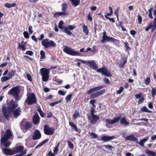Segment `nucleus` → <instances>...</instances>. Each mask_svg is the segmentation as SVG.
I'll return each instance as SVG.
<instances>
[{"instance_id": "nucleus-12", "label": "nucleus", "mask_w": 156, "mask_h": 156, "mask_svg": "<svg viewBox=\"0 0 156 156\" xmlns=\"http://www.w3.org/2000/svg\"><path fill=\"white\" fill-rule=\"evenodd\" d=\"M97 72L99 73H101L102 75H105L106 77H110L112 76L110 72L104 66L101 68L97 70Z\"/></svg>"}, {"instance_id": "nucleus-26", "label": "nucleus", "mask_w": 156, "mask_h": 156, "mask_svg": "<svg viewBox=\"0 0 156 156\" xmlns=\"http://www.w3.org/2000/svg\"><path fill=\"white\" fill-rule=\"evenodd\" d=\"M145 153L150 156H156V153L147 149Z\"/></svg>"}, {"instance_id": "nucleus-19", "label": "nucleus", "mask_w": 156, "mask_h": 156, "mask_svg": "<svg viewBox=\"0 0 156 156\" xmlns=\"http://www.w3.org/2000/svg\"><path fill=\"white\" fill-rule=\"evenodd\" d=\"M33 122L35 125L38 124L39 122V117L37 113H36L33 117Z\"/></svg>"}, {"instance_id": "nucleus-44", "label": "nucleus", "mask_w": 156, "mask_h": 156, "mask_svg": "<svg viewBox=\"0 0 156 156\" xmlns=\"http://www.w3.org/2000/svg\"><path fill=\"white\" fill-rule=\"evenodd\" d=\"M23 34L24 37L26 39H28L29 38V34L27 32L25 31L23 32Z\"/></svg>"}, {"instance_id": "nucleus-57", "label": "nucleus", "mask_w": 156, "mask_h": 156, "mask_svg": "<svg viewBox=\"0 0 156 156\" xmlns=\"http://www.w3.org/2000/svg\"><path fill=\"white\" fill-rule=\"evenodd\" d=\"M33 54V52L31 51H27L26 52V54L28 55H32Z\"/></svg>"}, {"instance_id": "nucleus-27", "label": "nucleus", "mask_w": 156, "mask_h": 156, "mask_svg": "<svg viewBox=\"0 0 156 156\" xmlns=\"http://www.w3.org/2000/svg\"><path fill=\"white\" fill-rule=\"evenodd\" d=\"M120 123L124 126H126L128 125L129 123L126 121V119L125 118H122L120 120Z\"/></svg>"}, {"instance_id": "nucleus-31", "label": "nucleus", "mask_w": 156, "mask_h": 156, "mask_svg": "<svg viewBox=\"0 0 156 156\" xmlns=\"http://www.w3.org/2000/svg\"><path fill=\"white\" fill-rule=\"evenodd\" d=\"M72 2L73 5L76 6L79 5L80 2V0H70Z\"/></svg>"}, {"instance_id": "nucleus-8", "label": "nucleus", "mask_w": 156, "mask_h": 156, "mask_svg": "<svg viewBox=\"0 0 156 156\" xmlns=\"http://www.w3.org/2000/svg\"><path fill=\"white\" fill-rule=\"evenodd\" d=\"M108 42H111L115 44H119V41L115 38L108 36H104L102 37L101 42L102 43H105Z\"/></svg>"}, {"instance_id": "nucleus-13", "label": "nucleus", "mask_w": 156, "mask_h": 156, "mask_svg": "<svg viewBox=\"0 0 156 156\" xmlns=\"http://www.w3.org/2000/svg\"><path fill=\"white\" fill-rule=\"evenodd\" d=\"M87 117L90 121V123L93 124H95L99 119L98 116L95 115H88Z\"/></svg>"}, {"instance_id": "nucleus-47", "label": "nucleus", "mask_w": 156, "mask_h": 156, "mask_svg": "<svg viewBox=\"0 0 156 156\" xmlns=\"http://www.w3.org/2000/svg\"><path fill=\"white\" fill-rule=\"evenodd\" d=\"M124 89L123 87H120L119 90L117 91V93L118 94H120L122 92Z\"/></svg>"}, {"instance_id": "nucleus-3", "label": "nucleus", "mask_w": 156, "mask_h": 156, "mask_svg": "<svg viewBox=\"0 0 156 156\" xmlns=\"http://www.w3.org/2000/svg\"><path fill=\"white\" fill-rule=\"evenodd\" d=\"M77 60L81 62L83 64L90 66L94 70L97 69L98 68V66L96 64L95 61L94 60L85 61L84 60L79 59H77Z\"/></svg>"}, {"instance_id": "nucleus-24", "label": "nucleus", "mask_w": 156, "mask_h": 156, "mask_svg": "<svg viewBox=\"0 0 156 156\" xmlns=\"http://www.w3.org/2000/svg\"><path fill=\"white\" fill-rule=\"evenodd\" d=\"M69 125L71 126L72 128L73 129H74L76 132H78L80 131V129L77 128L76 125H75L73 123L69 122Z\"/></svg>"}, {"instance_id": "nucleus-15", "label": "nucleus", "mask_w": 156, "mask_h": 156, "mask_svg": "<svg viewBox=\"0 0 156 156\" xmlns=\"http://www.w3.org/2000/svg\"><path fill=\"white\" fill-rule=\"evenodd\" d=\"M75 28L74 26L68 25L67 27H65L64 28V32L67 34L69 35H71L72 33L69 30H73Z\"/></svg>"}, {"instance_id": "nucleus-40", "label": "nucleus", "mask_w": 156, "mask_h": 156, "mask_svg": "<svg viewBox=\"0 0 156 156\" xmlns=\"http://www.w3.org/2000/svg\"><path fill=\"white\" fill-rule=\"evenodd\" d=\"M72 96V94H69L66 98V102H68L70 101Z\"/></svg>"}, {"instance_id": "nucleus-30", "label": "nucleus", "mask_w": 156, "mask_h": 156, "mask_svg": "<svg viewBox=\"0 0 156 156\" xmlns=\"http://www.w3.org/2000/svg\"><path fill=\"white\" fill-rule=\"evenodd\" d=\"M49 140L48 139H46L43 141L42 142L40 143L37 145L36 147L35 148L36 149L38 148L39 147H40L41 146H42V145H43L44 144L47 143L48 141Z\"/></svg>"}, {"instance_id": "nucleus-6", "label": "nucleus", "mask_w": 156, "mask_h": 156, "mask_svg": "<svg viewBox=\"0 0 156 156\" xmlns=\"http://www.w3.org/2000/svg\"><path fill=\"white\" fill-rule=\"evenodd\" d=\"M20 92V91L18 87H16L10 90L8 92V94H9L14 97L16 100L18 101L20 100L18 96V94Z\"/></svg>"}, {"instance_id": "nucleus-56", "label": "nucleus", "mask_w": 156, "mask_h": 156, "mask_svg": "<svg viewBox=\"0 0 156 156\" xmlns=\"http://www.w3.org/2000/svg\"><path fill=\"white\" fill-rule=\"evenodd\" d=\"M59 151V149L58 148L56 147H54L53 149V152L55 154H57Z\"/></svg>"}, {"instance_id": "nucleus-43", "label": "nucleus", "mask_w": 156, "mask_h": 156, "mask_svg": "<svg viewBox=\"0 0 156 156\" xmlns=\"http://www.w3.org/2000/svg\"><path fill=\"white\" fill-rule=\"evenodd\" d=\"M9 78L7 76H3L1 78V80L2 82L8 80L9 79Z\"/></svg>"}, {"instance_id": "nucleus-46", "label": "nucleus", "mask_w": 156, "mask_h": 156, "mask_svg": "<svg viewBox=\"0 0 156 156\" xmlns=\"http://www.w3.org/2000/svg\"><path fill=\"white\" fill-rule=\"evenodd\" d=\"M68 145L69 147L70 148H71V149H73V148L74 147H73V144L69 140L68 141Z\"/></svg>"}, {"instance_id": "nucleus-37", "label": "nucleus", "mask_w": 156, "mask_h": 156, "mask_svg": "<svg viewBox=\"0 0 156 156\" xmlns=\"http://www.w3.org/2000/svg\"><path fill=\"white\" fill-rule=\"evenodd\" d=\"M80 115V113L78 111H76L73 115V118L75 119L78 118V117Z\"/></svg>"}, {"instance_id": "nucleus-1", "label": "nucleus", "mask_w": 156, "mask_h": 156, "mask_svg": "<svg viewBox=\"0 0 156 156\" xmlns=\"http://www.w3.org/2000/svg\"><path fill=\"white\" fill-rule=\"evenodd\" d=\"M18 106V105L17 102L12 100L9 106L6 107H2V111L4 115L7 120H10L12 112L15 118H16L20 116L21 112V108L19 107L13 111Z\"/></svg>"}, {"instance_id": "nucleus-39", "label": "nucleus", "mask_w": 156, "mask_h": 156, "mask_svg": "<svg viewBox=\"0 0 156 156\" xmlns=\"http://www.w3.org/2000/svg\"><path fill=\"white\" fill-rule=\"evenodd\" d=\"M90 135L93 139H95L97 137V135L94 132H89Z\"/></svg>"}, {"instance_id": "nucleus-7", "label": "nucleus", "mask_w": 156, "mask_h": 156, "mask_svg": "<svg viewBox=\"0 0 156 156\" xmlns=\"http://www.w3.org/2000/svg\"><path fill=\"white\" fill-rule=\"evenodd\" d=\"M120 119V116H118L115 117L113 119H106L105 120L106 126L107 127L109 128L112 127V125L118 122Z\"/></svg>"}, {"instance_id": "nucleus-45", "label": "nucleus", "mask_w": 156, "mask_h": 156, "mask_svg": "<svg viewBox=\"0 0 156 156\" xmlns=\"http://www.w3.org/2000/svg\"><path fill=\"white\" fill-rule=\"evenodd\" d=\"M150 82V79L149 77H148L145 81V83L147 85H148Z\"/></svg>"}, {"instance_id": "nucleus-2", "label": "nucleus", "mask_w": 156, "mask_h": 156, "mask_svg": "<svg viewBox=\"0 0 156 156\" xmlns=\"http://www.w3.org/2000/svg\"><path fill=\"white\" fill-rule=\"evenodd\" d=\"M12 133L11 130L8 129L5 131L4 135L2 136L1 142L2 144L7 147L11 144V143L8 141V140L12 136Z\"/></svg>"}, {"instance_id": "nucleus-4", "label": "nucleus", "mask_w": 156, "mask_h": 156, "mask_svg": "<svg viewBox=\"0 0 156 156\" xmlns=\"http://www.w3.org/2000/svg\"><path fill=\"white\" fill-rule=\"evenodd\" d=\"M63 51L66 54L72 56H80L81 55V53L80 52L66 46L64 47Z\"/></svg>"}, {"instance_id": "nucleus-25", "label": "nucleus", "mask_w": 156, "mask_h": 156, "mask_svg": "<svg viewBox=\"0 0 156 156\" xmlns=\"http://www.w3.org/2000/svg\"><path fill=\"white\" fill-rule=\"evenodd\" d=\"M17 4L15 3H13L12 4L8 3H5V7L7 8H11L12 7H14L16 6Z\"/></svg>"}, {"instance_id": "nucleus-29", "label": "nucleus", "mask_w": 156, "mask_h": 156, "mask_svg": "<svg viewBox=\"0 0 156 156\" xmlns=\"http://www.w3.org/2000/svg\"><path fill=\"white\" fill-rule=\"evenodd\" d=\"M140 111L141 112H145L150 113L152 112L146 107H144L141 108L140 109Z\"/></svg>"}, {"instance_id": "nucleus-48", "label": "nucleus", "mask_w": 156, "mask_h": 156, "mask_svg": "<svg viewBox=\"0 0 156 156\" xmlns=\"http://www.w3.org/2000/svg\"><path fill=\"white\" fill-rule=\"evenodd\" d=\"M61 101H58L54 102H52L50 104V105L51 106V107L54 106L55 105L58 104L60 102H61Z\"/></svg>"}, {"instance_id": "nucleus-63", "label": "nucleus", "mask_w": 156, "mask_h": 156, "mask_svg": "<svg viewBox=\"0 0 156 156\" xmlns=\"http://www.w3.org/2000/svg\"><path fill=\"white\" fill-rule=\"evenodd\" d=\"M48 154L49 156H55V154L52 153L51 151L48 152Z\"/></svg>"}, {"instance_id": "nucleus-21", "label": "nucleus", "mask_w": 156, "mask_h": 156, "mask_svg": "<svg viewBox=\"0 0 156 156\" xmlns=\"http://www.w3.org/2000/svg\"><path fill=\"white\" fill-rule=\"evenodd\" d=\"M126 140H129L130 141L137 142V139L134 137L133 135H131L127 136L125 137Z\"/></svg>"}, {"instance_id": "nucleus-9", "label": "nucleus", "mask_w": 156, "mask_h": 156, "mask_svg": "<svg viewBox=\"0 0 156 156\" xmlns=\"http://www.w3.org/2000/svg\"><path fill=\"white\" fill-rule=\"evenodd\" d=\"M50 70V69H48L44 68H42L41 69V75L42 76V79L43 81L44 82L48 81Z\"/></svg>"}, {"instance_id": "nucleus-51", "label": "nucleus", "mask_w": 156, "mask_h": 156, "mask_svg": "<svg viewBox=\"0 0 156 156\" xmlns=\"http://www.w3.org/2000/svg\"><path fill=\"white\" fill-rule=\"evenodd\" d=\"M124 44L125 46L126 50H130V48L129 47L128 44L127 42H126L124 43Z\"/></svg>"}, {"instance_id": "nucleus-59", "label": "nucleus", "mask_w": 156, "mask_h": 156, "mask_svg": "<svg viewBox=\"0 0 156 156\" xmlns=\"http://www.w3.org/2000/svg\"><path fill=\"white\" fill-rule=\"evenodd\" d=\"M27 77V79L29 80L30 81H32V78L31 77L30 75L29 74H27L26 75Z\"/></svg>"}, {"instance_id": "nucleus-52", "label": "nucleus", "mask_w": 156, "mask_h": 156, "mask_svg": "<svg viewBox=\"0 0 156 156\" xmlns=\"http://www.w3.org/2000/svg\"><path fill=\"white\" fill-rule=\"evenodd\" d=\"M138 20L139 23L140 24L141 23L142 21V19L141 16L139 14H138Z\"/></svg>"}, {"instance_id": "nucleus-22", "label": "nucleus", "mask_w": 156, "mask_h": 156, "mask_svg": "<svg viewBox=\"0 0 156 156\" xmlns=\"http://www.w3.org/2000/svg\"><path fill=\"white\" fill-rule=\"evenodd\" d=\"M23 150V147L21 146L16 147L13 149L14 154L17 153H19Z\"/></svg>"}, {"instance_id": "nucleus-42", "label": "nucleus", "mask_w": 156, "mask_h": 156, "mask_svg": "<svg viewBox=\"0 0 156 156\" xmlns=\"http://www.w3.org/2000/svg\"><path fill=\"white\" fill-rule=\"evenodd\" d=\"M67 8V5L66 4H63L62 5V10L63 12H65Z\"/></svg>"}, {"instance_id": "nucleus-20", "label": "nucleus", "mask_w": 156, "mask_h": 156, "mask_svg": "<svg viewBox=\"0 0 156 156\" xmlns=\"http://www.w3.org/2000/svg\"><path fill=\"white\" fill-rule=\"evenodd\" d=\"M3 152L5 154L8 155H12L14 154L13 149L11 150L5 148L3 150Z\"/></svg>"}, {"instance_id": "nucleus-53", "label": "nucleus", "mask_w": 156, "mask_h": 156, "mask_svg": "<svg viewBox=\"0 0 156 156\" xmlns=\"http://www.w3.org/2000/svg\"><path fill=\"white\" fill-rule=\"evenodd\" d=\"M119 9H116V10L114 12V13L115 14V15L116 16L118 20V16H119L118 13H119Z\"/></svg>"}, {"instance_id": "nucleus-41", "label": "nucleus", "mask_w": 156, "mask_h": 156, "mask_svg": "<svg viewBox=\"0 0 156 156\" xmlns=\"http://www.w3.org/2000/svg\"><path fill=\"white\" fill-rule=\"evenodd\" d=\"M19 47L20 48H21L23 51H24L26 50L25 46L23 45L22 44H20V43L19 44Z\"/></svg>"}, {"instance_id": "nucleus-64", "label": "nucleus", "mask_w": 156, "mask_h": 156, "mask_svg": "<svg viewBox=\"0 0 156 156\" xmlns=\"http://www.w3.org/2000/svg\"><path fill=\"white\" fill-rule=\"evenodd\" d=\"M104 81L106 83L108 84L110 83L109 80L108 79L105 78L104 79Z\"/></svg>"}, {"instance_id": "nucleus-34", "label": "nucleus", "mask_w": 156, "mask_h": 156, "mask_svg": "<svg viewBox=\"0 0 156 156\" xmlns=\"http://www.w3.org/2000/svg\"><path fill=\"white\" fill-rule=\"evenodd\" d=\"M40 54L41 55L40 58L43 59L45 58L46 57L44 51L43 50H41L40 52Z\"/></svg>"}, {"instance_id": "nucleus-5", "label": "nucleus", "mask_w": 156, "mask_h": 156, "mask_svg": "<svg viewBox=\"0 0 156 156\" xmlns=\"http://www.w3.org/2000/svg\"><path fill=\"white\" fill-rule=\"evenodd\" d=\"M27 98L25 100V102H27L29 105H31L35 103L37 101L36 96L34 93H29L27 94Z\"/></svg>"}, {"instance_id": "nucleus-32", "label": "nucleus", "mask_w": 156, "mask_h": 156, "mask_svg": "<svg viewBox=\"0 0 156 156\" xmlns=\"http://www.w3.org/2000/svg\"><path fill=\"white\" fill-rule=\"evenodd\" d=\"M64 24V22L62 20L60 21L59 22L58 24V27L63 32H64V28L65 27H63V25Z\"/></svg>"}, {"instance_id": "nucleus-23", "label": "nucleus", "mask_w": 156, "mask_h": 156, "mask_svg": "<svg viewBox=\"0 0 156 156\" xmlns=\"http://www.w3.org/2000/svg\"><path fill=\"white\" fill-rule=\"evenodd\" d=\"M149 139L148 137H147L142 140H140L139 142L137 141L136 142L138 144H139L141 147H143L144 146V144L145 142L147 141Z\"/></svg>"}, {"instance_id": "nucleus-18", "label": "nucleus", "mask_w": 156, "mask_h": 156, "mask_svg": "<svg viewBox=\"0 0 156 156\" xmlns=\"http://www.w3.org/2000/svg\"><path fill=\"white\" fill-rule=\"evenodd\" d=\"M115 138L114 136H103L101 137V139L104 142H108L114 139Z\"/></svg>"}, {"instance_id": "nucleus-17", "label": "nucleus", "mask_w": 156, "mask_h": 156, "mask_svg": "<svg viewBox=\"0 0 156 156\" xmlns=\"http://www.w3.org/2000/svg\"><path fill=\"white\" fill-rule=\"evenodd\" d=\"M103 86L102 85H100L97 87H95L88 90L87 91V93L88 94H90L95 91L101 89L103 88Z\"/></svg>"}, {"instance_id": "nucleus-61", "label": "nucleus", "mask_w": 156, "mask_h": 156, "mask_svg": "<svg viewBox=\"0 0 156 156\" xmlns=\"http://www.w3.org/2000/svg\"><path fill=\"white\" fill-rule=\"evenodd\" d=\"M8 62H6L5 63H2L1 65H0V67L1 68L4 67V66H6Z\"/></svg>"}, {"instance_id": "nucleus-55", "label": "nucleus", "mask_w": 156, "mask_h": 156, "mask_svg": "<svg viewBox=\"0 0 156 156\" xmlns=\"http://www.w3.org/2000/svg\"><path fill=\"white\" fill-rule=\"evenodd\" d=\"M144 100V98L143 97H141L139 99L138 102V104H139L141 103H142L143 102Z\"/></svg>"}, {"instance_id": "nucleus-11", "label": "nucleus", "mask_w": 156, "mask_h": 156, "mask_svg": "<svg viewBox=\"0 0 156 156\" xmlns=\"http://www.w3.org/2000/svg\"><path fill=\"white\" fill-rule=\"evenodd\" d=\"M44 133L48 135H51L55 132V129L53 127H50L46 125L44 126Z\"/></svg>"}, {"instance_id": "nucleus-50", "label": "nucleus", "mask_w": 156, "mask_h": 156, "mask_svg": "<svg viewBox=\"0 0 156 156\" xmlns=\"http://www.w3.org/2000/svg\"><path fill=\"white\" fill-rule=\"evenodd\" d=\"M105 147L106 149H109L111 150L113 148V147L112 146L109 145H106Z\"/></svg>"}, {"instance_id": "nucleus-36", "label": "nucleus", "mask_w": 156, "mask_h": 156, "mask_svg": "<svg viewBox=\"0 0 156 156\" xmlns=\"http://www.w3.org/2000/svg\"><path fill=\"white\" fill-rule=\"evenodd\" d=\"M31 127V123L28 122H26L24 125V127L25 129H30Z\"/></svg>"}, {"instance_id": "nucleus-10", "label": "nucleus", "mask_w": 156, "mask_h": 156, "mask_svg": "<svg viewBox=\"0 0 156 156\" xmlns=\"http://www.w3.org/2000/svg\"><path fill=\"white\" fill-rule=\"evenodd\" d=\"M41 44L42 45L46 48H48L49 47H55L56 45L55 43L53 41H49L48 39L43 40L42 41Z\"/></svg>"}, {"instance_id": "nucleus-33", "label": "nucleus", "mask_w": 156, "mask_h": 156, "mask_svg": "<svg viewBox=\"0 0 156 156\" xmlns=\"http://www.w3.org/2000/svg\"><path fill=\"white\" fill-rule=\"evenodd\" d=\"M15 71L13 70H12L8 74V77L9 79H11L14 76L15 74Z\"/></svg>"}, {"instance_id": "nucleus-54", "label": "nucleus", "mask_w": 156, "mask_h": 156, "mask_svg": "<svg viewBox=\"0 0 156 156\" xmlns=\"http://www.w3.org/2000/svg\"><path fill=\"white\" fill-rule=\"evenodd\" d=\"M28 31L29 33L31 34L33 32V31L32 30V27L31 26H30L28 28Z\"/></svg>"}, {"instance_id": "nucleus-62", "label": "nucleus", "mask_w": 156, "mask_h": 156, "mask_svg": "<svg viewBox=\"0 0 156 156\" xmlns=\"http://www.w3.org/2000/svg\"><path fill=\"white\" fill-rule=\"evenodd\" d=\"M151 27L152 28V32H153L155 30V29L156 28V26H155V24H154L153 25H151Z\"/></svg>"}, {"instance_id": "nucleus-16", "label": "nucleus", "mask_w": 156, "mask_h": 156, "mask_svg": "<svg viewBox=\"0 0 156 156\" xmlns=\"http://www.w3.org/2000/svg\"><path fill=\"white\" fill-rule=\"evenodd\" d=\"M104 92V90H101L93 93H92L90 95V97L91 98H97V97L102 95Z\"/></svg>"}, {"instance_id": "nucleus-49", "label": "nucleus", "mask_w": 156, "mask_h": 156, "mask_svg": "<svg viewBox=\"0 0 156 156\" xmlns=\"http://www.w3.org/2000/svg\"><path fill=\"white\" fill-rule=\"evenodd\" d=\"M58 93L60 95L64 96L66 94V92L62 90H59L58 91Z\"/></svg>"}, {"instance_id": "nucleus-35", "label": "nucleus", "mask_w": 156, "mask_h": 156, "mask_svg": "<svg viewBox=\"0 0 156 156\" xmlns=\"http://www.w3.org/2000/svg\"><path fill=\"white\" fill-rule=\"evenodd\" d=\"M83 31L87 35L88 34L89 31L86 25L83 26Z\"/></svg>"}, {"instance_id": "nucleus-28", "label": "nucleus", "mask_w": 156, "mask_h": 156, "mask_svg": "<svg viewBox=\"0 0 156 156\" xmlns=\"http://www.w3.org/2000/svg\"><path fill=\"white\" fill-rule=\"evenodd\" d=\"M67 15V14L66 13V12H63V11L62 12H57L55 13L54 15V16L55 17H56L58 16L63 15Z\"/></svg>"}, {"instance_id": "nucleus-14", "label": "nucleus", "mask_w": 156, "mask_h": 156, "mask_svg": "<svg viewBox=\"0 0 156 156\" xmlns=\"http://www.w3.org/2000/svg\"><path fill=\"white\" fill-rule=\"evenodd\" d=\"M41 137V134L38 129H36L34 131L32 135V139L36 140L40 139Z\"/></svg>"}, {"instance_id": "nucleus-58", "label": "nucleus", "mask_w": 156, "mask_h": 156, "mask_svg": "<svg viewBox=\"0 0 156 156\" xmlns=\"http://www.w3.org/2000/svg\"><path fill=\"white\" fill-rule=\"evenodd\" d=\"M95 100H91L90 102V103L92 104V105L94 108L95 107V105H94V103H95Z\"/></svg>"}, {"instance_id": "nucleus-38", "label": "nucleus", "mask_w": 156, "mask_h": 156, "mask_svg": "<svg viewBox=\"0 0 156 156\" xmlns=\"http://www.w3.org/2000/svg\"><path fill=\"white\" fill-rule=\"evenodd\" d=\"M151 93L152 97L154 98L156 94V89L154 87H152L151 89Z\"/></svg>"}, {"instance_id": "nucleus-60", "label": "nucleus", "mask_w": 156, "mask_h": 156, "mask_svg": "<svg viewBox=\"0 0 156 156\" xmlns=\"http://www.w3.org/2000/svg\"><path fill=\"white\" fill-rule=\"evenodd\" d=\"M123 63L122 64V66L124 67V64L127 62V60L126 58H124L123 59Z\"/></svg>"}]
</instances>
